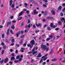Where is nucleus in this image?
Here are the masks:
<instances>
[{
  "instance_id": "423d86ee",
  "label": "nucleus",
  "mask_w": 65,
  "mask_h": 65,
  "mask_svg": "<svg viewBox=\"0 0 65 65\" xmlns=\"http://www.w3.org/2000/svg\"><path fill=\"white\" fill-rule=\"evenodd\" d=\"M8 61V58H5V60L4 61V63H7Z\"/></svg>"
},
{
  "instance_id": "6ab92c4d",
  "label": "nucleus",
  "mask_w": 65,
  "mask_h": 65,
  "mask_svg": "<svg viewBox=\"0 0 65 65\" xmlns=\"http://www.w3.org/2000/svg\"><path fill=\"white\" fill-rule=\"evenodd\" d=\"M57 60V58H55L52 60V61H56Z\"/></svg>"
},
{
  "instance_id": "f257e3e1",
  "label": "nucleus",
  "mask_w": 65,
  "mask_h": 65,
  "mask_svg": "<svg viewBox=\"0 0 65 65\" xmlns=\"http://www.w3.org/2000/svg\"><path fill=\"white\" fill-rule=\"evenodd\" d=\"M41 47L42 50H46V52H48L49 50V47H46L45 45L43 44V43H42L41 45Z\"/></svg>"
},
{
  "instance_id": "4d7b16f0",
  "label": "nucleus",
  "mask_w": 65,
  "mask_h": 65,
  "mask_svg": "<svg viewBox=\"0 0 65 65\" xmlns=\"http://www.w3.org/2000/svg\"><path fill=\"white\" fill-rule=\"evenodd\" d=\"M33 2H32V4H35L36 3H35V2H34V1H33Z\"/></svg>"
},
{
  "instance_id": "79ce46f5",
  "label": "nucleus",
  "mask_w": 65,
  "mask_h": 65,
  "mask_svg": "<svg viewBox=\"0 0 65 65\" xmlns=\"http://www.w3.org/2000/svg\"><path fill=\"white\" fill-rule=\"evenodd\" d=\"M10 18L11 19H13V16H11L10 17Z\"/></svg>"
},
{
  "instance_id": "603ef678",
  "label": "nucleus",
  "mask_w": 65,
  "mask_h": 65,
  "mask_svg": "<svg viewBox=\"0 0 65 65\" xmlns=\"http://www.w3.org/2000/svg\"><path fill=\"white\" fill-rule=\"evenodd\" d=\"M9 63H10V65H12V62L11 61H10L9 62Z\"/></svg>"
},
{
  "instance_id": "ddd939ff",
  "label": "nucleus",
  "mask_w": 65,
  "mask_h": 65,
  "mask_svg": "<svg viewBox=\"0 0 65 65\" xmlns=\"http://www.w3.org/2000/svg\"><path fill=\"white\" fill-rule=\"evenodd\" d=\"M34 14H37V13H38V12L36 11V10H34Z\"/></svg>"
},
{
  "instance_id": "58836bf2",
  "label": "nucleus",
  "mask_w": 65,
  "mask_h": 65,
  "mask_svg": "<svg viewBox=\"0 0 65 65\" xmlns=\"http://www.w3.org/2000/svg\"><path fill=\"white\" fill-rule=\"evenodd\" d=\"M50 38H47L46 40V41H48L50 40Z\"/></svg>"
},
{
  "instance_id": "13d9d810",
  "label": "nucleus",
  "mask_w": 65,
  "mask_h": 65,
  "mask_svg": "<svg viewBox=\"0 0 65 65\" xmlns=\"http://www.w3.org/2000/svg\"><path fill=\"white\" fill-rule=\"evenodd\" d=\"M60 14L61 15V16L62 17L63 15V13L61 12Z\"/></svg>"
},
{
  "instance_id": "4c0bfd02",
  "label": "nucleus",
  "mask_w": 65,
  "mask_h": 65,
  "mask_svg": "<svg viewBox=\"0 0 65 65\" xmlns=\"http://www.w3.org/2000/svg\"><path fill=\"white\" fill-rule=\"evenodd\" d=\"M3 61H3V60H1V61H0V63L1 64H2V63H3Z\"/></svg>"
},
{
  "instance_id": "aec40b11",
  "label": "nucleus",
  "mask_w": 65,
  "mask_h": 65,
  "mask_svg": "<svg viewBox=\"0 0 65 65\" xmlns=\"http://www.w3.org/2000/svg\"><path fill=\"white\" fill-rule=\"evenodd\" d=\"M49 37H50L49 38H50V39H51L53 38V36L52 35H51L49 36Z\"/></svg>"
},
{
  "instance_id": "6e6d98bb",
  "label": "nucleus",
  "mask_w": 65,
  "mask_h": 65,
  "mask_svg": "<svg viewBox=\"0 0 65 65\" xmlns=\"http://www.w3.org/2000/svg\"><path fill=\"white\" fill-rule=\"evenodd\" d=\"M65 11V7H64V8L62 10V11Z\"/></svg>"
},
{
  "instance_id": "052dcab7",
  "label": "nucleus",
  "mask_w": 65,
  "mask_h": 65,
  "mask_svg": "<svg viewBox=\"0 0 65 65\" xmlns=\"http://www.w3.org/2000/svg\"><path fill=\"white\" fill-rule=\"evenodd\" d=\"M55 30H56V31L57 30H59V28H57L55 29Z\"/></svg>"
},
{
  "instance_id": "864d4df0",
  "label": "nucleus",
  "mask_w": 65,
  "mask_h": 65,
  "mask_svg": "<svg viewBox=\"0 0 65 65\" xmlns=\"http://www.w3.org/2000/svg\"><path fill=\"white\" fill-rule=\"evenodd\" d=\"M22 59L21 58H20L19 59V61L20 62L21 61H22Z\"/></svg>"
},
{
  "instance_id": "774afa93",
  "label": "nucleus",
  "mask_w": 65,
  "mask_h": 65,
  "mask_svg": "<svg viewBox=\"0 0 65 65\" xmlns=\"http://www.w3.org/2000/svg\"><path fill=\"white\" fill-rule=\"evenodd\" d=\"M16 37H19V35L18 34H16Z\"/></svg>"
},
{
  "instance_id": "a18cd8bd",
  "label": "nucleus",
  "mask_w": 65,
  "mask_h": 65,
  "mask_svg": "<svg viewBox=\"0 0 65 65\" xmlns=\"http://www.w3.org/2000/svg\"><path fill=\"white\" fill-rule=\"evenodd\" d=\"M37 57H38V58H40V57H41V56L40 55H38L37 56Z\"/></svg>"
},
{
  "instance_id": "5fc2aeb1",
  "label": "nucleus",
  "mask_w": 65,
  "mask_h": 65,
  "mask_svg": "<svg viewBox=\"0 0 65 65\" xmlns=\"http://www.w3.org/2000/svg\"><path fill=\"white\" fill-rule=\"evenodd\" d=\"M32 53V52H28V54H31V53Z\"/></svg>"
},
{
  "instance_id": "69168bd1",
  "label": "nucleus",
  "mask_w": 65,
  "mask_h": 65,
  "mask_svg": "<svg viewBox=\"0 0 65 65\" xmlns=\"http://www.w3.org/2000/svg\"><path fill=\"white\" fill-rule=\"evenodd\" d=\"M50 61V60L49 59H48L47 60L46 62H49Z\"/></svg>"
},
{
  "instance_id": "5701e85b",
  "label": "nucleus",
  "mask_w": 65,
  "mask_h": 65,
  "mask_svg": "<svg viewBox=\"0 0 65 65\" xmlns=\"http://www.w3.org/2000/svg\"><path fill=\"white\" fill-rule=\"evenodd\" d=\"M20 58V56L19 55H18L16 57V59H19Z\"/></svg>"
},
{
  "instance_id": "680f3d73",
  "label": "nucleus",
  "mask_w": 65,
  "mask_h": 65,
  "mask_svg": "<svg viewBox=\"0 0 65 65\" xmlns=\"http://www.w3.org/2000/svg\"><path fill=\"white\" fill-rule=\"evenodd\" d=\"M14 44V43H12L11 44V45H10V46H11V45H13Z\"/></svg>"
},
{
  "instance_id": "20e7f679",
  "label": "nucleus",
  "mask_w": 65,
  "mask_h": 65,
  "mask_svg": "<svg viewBox=\"0 0 65 65\" xmlns=\"http://www.w3.org/2000/svg\"><path fill=\"white\" fill-rule=\"evenodd\" d=\"M47 19L48 20H53V17H47Z\"/></svg>"
},
{
  "instance_id": "a211bd4d",
  "label": "nucleus",
  "mask_w": 65,
  "mask_h": 65,
  "mask_svg": "<svg viewBox=\"0 0 65 65\" xmlns=\"http://www.w3.org/2000/svg\"><path fill=\"white\" fill-rule=\"evenodd\" d=\"M24 23H22L21 25V27L22 28V27H23V26H24Z\"/></svg>"
},
{
  "instance_id": "0e129e2a",
  "label": "nucleus",
  "mask_w": 65,
  "mask_h": 65,
  "mask_svg": "<svg viewBox=\"0 0 65 65\" xmlns=\"http://www.w3.org/2000/svg\"><path fill=\"white\" fill-rule=\"evenodd\" d=\"M46 63L45 62H44L43 63H42V64H43L44 65H45V64Z\"/></svg>"
},
{
  "instance_id": "a19ab883",
  "label": "nucleus",
  "mask_w": 65,
  "mask_h": 65,
  "mask_svg": "<svg viewBox=\"0 0 65 65\" xmlns=\"http://www.w3.org/2000/svg\"><path fill=\"white\" fill-rule=\"evenodd\" d=\"M43 7H47V6H46V5L45 4H43Z\"/></svg>"
},
{
  "instance_id": "338daca9",
  "label": "nucleus",
  "mask_w": 65,
  "mask_h": 65,
  "mask_svg": "<svg viewBox=\"0 0 65 65\" xmlns=\"http://www.w3.org/2000/svg\"><path fill=\"white\" fill-rule=\"evenodd\" d=\"M15 22H16V21H12V23H15Z\"/></svg>"
},
{
  "instance_id": "393cba45",
  "label": "nucleus",
  "mask_w": 65,
  "mask_h": 65,
  "mask_svg": "<svg viewBox=\"0 0 65 65\" xmlns=\"http://www.w3.org/2000/svg\"><path fill=\"white\" fill-rule=\"evenodd\" d=\"M50 25L51 27H53L54 26V24H53V23H51L50 24Z\"/></svg>"
},
{
  "instance_id": "39448f33",
  "label": "nucleus",
  "mask_w": 65,
  "mask_h": 65,
  "mask_svg": "<svg viewBox=\"0 0 65 65\" xmlns=\"http://www.w3.org/2000/svg\"><path fill=\"white\" fill-rule=\"evenodd\" d=\"M36 25L37 27H41V25L39 23L38 24H37V23L36 24Z\"/></svg>"
},
{
  "instance_id": "4be33fe9",
  "label": "nucleus",
  "mask_w": 65,
  "mask_h": 65,
  "mask_svg": "<svg viewBox=\"0 0 65 65\" xmlns=\"http://www.w3.org/2000/svg\"><path fill=\"white\" fill-rule=\"evenodd\" d=\"M22 17H20L18 18V21H20V20H22Z\"/></svg>"
},
{
  "instance_id": "1a4fd4ad",
  "label": "nucleus",
  "mask_w": 65,
  "mask_h": 65,
  "mask_svg": "<svg viewBox=\"0 0 65 65\" xmlns=\"http://www.w3.org/2000/svg\"><path fill=\"white\" fill-rule=\"evenodd\" d=\"M9 29L7 30V31L6 33V34L7 35H8L9 34Z\"/></svg>"
},
{
  "instance_id": "f704fd0d",
  "label": "nucleus",
  "mask_w": 65,
  "mask_h": 65,
  "mask_svg": "<svg viewBox=\"0 0 65 65\" xmlns=\"http://www.w3.org/2000/svg\"><path fill=\"white\" fill-rule=\"evenodd\" d=\"M23 39L21 40V42H20V44H22L23 43Z\"/></svg>"
},
{
  "instance_id": "9b49d317",
  "label": "nucleus",
  "mask_w": 65,
  "mask_h": 65,
  "mask_svg": "<svg viewBox=\"0 0 65 65\" xmlns=\"http://www.w3.org/2000/svg\"><path fill=\"white\" fill-rule=\"evenodd\" d=\"M30 27H31V24H30L26 26V28H30Z\"/></svg>"
},
{
  "instance_id": "3c124183",
  "label": "nucleus",
  "mask_w": 65,
  "mask_h": 65,
  "mask_svg": "<svg viewBox=\"0 0 65 65\" xmlns=\"http://www.w3.org/2000/svg\"><path fill=\"white\" fill-rule=\"evenodd\" d=\"M1 45H3V46L4 45H4V43L3 42H2V44H1Z\"/></svg>"
},
{
  "instance_id": "7ed1b4c3",
  "label": "nucleus",
  "mask_w": 65,
  "mask_h": 65,
  "mask_svg": "<svg viewBox=\"0 0 65 65\" xmlns=\"http://www.w3.org/2000/svg\"><path fill=\"white\" fill-rule=\"evenodd\" d=\"M9 3L10 6H11V7H12V8H13L14 6V4H13L12 5V0H10L9 2Z\"/></svg>"
},
{
  "instance_id": "ea45409f",
  "label": "nucleus",
  "mask_w": 65,
  "mask_h": 65,
  "mask_svg": "<svg viewBox=\"0 0 65 65\" xmlns=\"http://www.w3.org/2000/svg\"><path fill=\"white\" fill-rule=\"evenodd\" d=\"M11 55L12 56V57H14V53H12Z\"/></svg>"
},
{
  "instance_id": "b1692460",
  "label": "nucleus",
  "mask_w": 65,
  "mask_h": 65,
  "mask_svg": "<svg viewBox=\"0 0 65 65\" xmlns=\"http://www.w3.org/2000/svg\"><path fill=\"white\" fill-rule=\"evenodd\" d=\"M11 42L12 43H14V39H12L11 40Z\"/></svg>"
},
{
  "instance_id": "2eb2a0df",
  "label": "nucleus",
  "mask_w": 65,
  "mask_h": 65,
  "mask_svg": "<svg viewBox=\"0 0 65 65\" xmlns=\"http://www.w3.org/2000/svg\"><path fill=\"white\" fill-rule=\"evenodd\" d=\"M15 28V27H14V25H12L11 26V28L12 29H13H13H14Z\"/></svg>"
},
{
  "instance_id": "8fccbe9b",
  "label": "nucleus",
  "mask_w": 65,
  "mask_h": 65,
  "mask_svg": "<svg viewBox=\"0 0 65 65\" xmlns=\"http://www.w3.org/2000/svg\"><path fill=\"white\" fill-rule=\"evenodd\" d=\"M16 46H17V47H19L20 46V45L19 44H16Z\"/></svg>"
},
{
  "instance_id": "49530a36",
  "label": "nucleus",
  "mask_w": 65,
  "mask_h": 65,
  "mask_svg": "<svg viewBox=\"0 0 65 65\" xmlns=\"http://www.w3.org/2000/svg\"><path fill=\"white\" fill-rule=\"evenodd\" d=\"M47 26V25L46 24L44 26H43V28H45Z\"/></svg>"
},
{
  "instance_id": "412c9836",
  "label": "nucleus",
  "mask_w": 65,
  "mask_h": 65,
  "mask_svg": "<svg viewBox=\"0 0 65 65\" xmlns=\"http://www.w3.org/2000/svg\"><path fill=\"white\" fill-rule=\"evenodd\" d=\"M43 62V59H41L39 62V63H41V62Z\"/></svg>"
},
{
  "instance_id": "2f4dec72",
  "label": "nucleus",
  "mask_w": 65,
  "mask_h": 65,
  "mask_svg": "<svg viewBox=\"0 0 65 65\" xmlns=\"http://www.w3.org/2000/svg\"><path fill=\"white\" fill-rule=\"evenodd\" d=\"M40 30H36L35 31V33H37L38 32H39Z\"/></svg>"
},
{
  "instance_id": "a878e982",
  "label": "nucleus",
  "mask_w": 65,
  "mask_h": 65,
  "mask_svg": "<svg viewBox=\"0 0 65 65\" xmlns=\"http://www.w3.org/2000/svg\"><path fill=\"white\" fill-rule=\"evenodd\" d=\"M4 34H3L2 35V38H4Z\"/></svg>"
},
{
  "instance_id": "f8f14e48",
  "label": "nucleus",
  "mask_w": 65,
  "mask_h": 65,
  "mask_svg": "<svg viewBox=\"0 0 65 65\" xmlns=\"http://www.w3.org/2000/svg\"><path fill=\"white\" fill-rule=\"evenodd\" d=\"M62 9V7L61 6H60L58 7V10H61Z\"/></svg>"
},
{
  "instance_id": "f3484780",
  "label": "nucleus",
  "mask_w": 65,
  "mask_h": 65,
  "mask_svg": "<svg viewBox=\"0 0 65 65\" xmlns=\"http://www.w3.org/2000/svg\"><path fill=\"white\" fill-rule=\"evenodd\" d=\"M58 23L59 25H61V24H62V22L61 21H59L58 22Z\"/></svg>"
},
{
  "instance_id": "c03bdc74",
  "label": "nucleus",
  "mask_w": 65,
  "mask_h": 65,
  "mask_svg": "<svg viewBox=\"0 0 65 65\" xmlns=\"http://www.w3.org/2000/svg\"><path fill=\"white\" fill-rule=\"evenodd\" d=\"M4 50H3L2 52V55H3V54H4Z\"/></svg>"
},
{
  "instance_id": "e433bc0d",
  "label": "nucleus",
  "mask_w": 65,
  "mask_h": 65,
  "mask_svg": "<svg viewBox=\"0 0 65 65\" xmlns=\"http://www.w3.org/2000/svg\"><path fill=\"white\" fill-rule=\"evenodd\" d=\"M27 44V43H24L23 44V45L24 46V47H25L26 46V44Z\"/></svg>"
},
{
  "instance_id": "4468645a",
  "label": "nucleus",
  "mask_w": 65,
  "mask_h": 65,
  "mask_svg": "<svg viewBox=\"0 0 65 65\" xmlns=\"http://www.w3.org/2000/svg\"><path fill=\"white\" fill-rule=\"evenodd\" d=\"M51 12L52 13L53 15H55V12L54 10H52L51 11Z\"/></svg>"
},
{
  "instance_id": "f03ea898",
  "label": "nucleus",
  "mask_w": 65,
  "mask_h": 65,
  "mask_svg": "<svg viewBox=\"0 0 65 65\" xmlns=\"http://www.w3.org/2000/svg\"><path fill=\"white\" fill-rule=\"evenodd\" d=\"M30 43L32 45L28 44L27 45V46L28 47H30V48H32L33 47V45H34L35 44V41H34V40H32L30 42Z\"/></svg>"
},
{
  "instance_id": "bb28decb",
  "label": "nucleus",
  "mask_w": 65,
  "mask_h": 65,
  "mask_svg": "<svg viewBox=\"0 0 65 65\" xmlns=\"http://www.w3.org/2000/svg\"><path fill=\"white\" fill-rule=\"evenodd\" d=\"M14 63H18V62H19V60H15V61H14Z\"/></svg>"
},
{
  "instance_id": "cd10ccee",
  "label": "nucleus",
  "mask_w": 65,
  "mask_h": 65,
  "mask_svg": "<svg viewBox=\"0 0 65 65\" xmlns=\"http://www.w3.org/2000/svg\"><path fill=\"white\" fill-rule=\"evenodd\" d=\"M53 53V50L52 49L50 51V54H52Z\"/></svg>"
},
{
  "instance_id": "e2e57ef3",
  "label": "nucleus",
  "mask_w": 65,
  "mask_h": 65,
  "mask_svg": "<svg viewBox=\"0 0 65 65\" xmlns=\"http://www.w3.org/2000/svg\"><path fill=\"white\" fill-rule=\"evenodd\" d=\"M10 52H13V50L11 49H10Z\"/></svg>"
},
{
  "instance_id": "dca6fc26",
  "label": "nucleus",
  "mask_w": 65,
  "mask_h": 65,
  "mask_svg": "<svg viewBox=\"0 0 65 65\" xmlns=\"http://www.w3.org/2000/svg\"><path fill=\"white\" fill-rule=\"evenodd\" d=\"M14 59H15V58H14V57H11V61H12V60H14Z\"/></svg>"
},
{
  "instance_id": "6e6552de",
  "label": "nucleus",
  "mask_w": 65,
  "mask_h": 65,
  "mask_svg": "<svg viewBox=\"0 0 65 65\" xmlns=\"http://www.w3.org/2000/svg\"><path fill=\"white\" fill-rule=\"evenodd\" d=\"M23 13H24V11H22L19 14L18 17H20V16H21V15L23 14Z\"/></svg>"
},
{
  "instance_id": "de8ad7c7",
  "label": "nucleus",
  "mask_w": 65,
  "mask_h": 65,
  "mask_svg": "<svg viewBox=\"0 0 65 65\" xmlns=\"http://www.w3.org/2000/svg\"><path fill=\"white\" fill-rule=\"evenodd\" d=\"M25 33H27L28 32V30H27V29H26L25 31Z\"/></svg>"
},
{
  "instance_id": "9d476101",
  "label": "nucleus",
  "mask_w": 65,
  "mask_h": 65,
  "mask_svg": "<svg viewBox=\"0 0 65 65\" xmlns=\"http://www.w3.org/2000/svg\"><path fill=\"white\" fill-rule=\"evenodd\" d=\"M10 25H11V22H7V26H8H8Z\"/></svg>"
},
{
  "instance_id": "473e14b6",
  "label": "nucleus",
  "mask_w": 65,
  "mask_h": 65,
  "mask_svg": "<svg viewBox=\"0 0 65 65\" xmlns=\"http://www.w3.org/2000/svg\"><path fill=\"white\" fill-rule=\"evenodd\" d=\"M10 33L12 34H13V32H12V30H10Z\"/></svg>"
},
{
  "instance_id": "c9c22d12",
  "label": "nucleus",
  "mask_w": 65,
  "mask_h": 65,
  "mask_svg": "<svg viewBox=\"0 0 65 65\" xmlns=\"http://www.w3.org/2000/svg\"><path fill=\"white\" fill-rule=\"evenodd\" d=\"M47 59V57H45L44 58H43V60L44 61H45V60Z\"/></svg>"
},
{
  "instance_id": "c85d7f7f",
  "label": "nucleus",
  "mask_w": 65,
  "mask_h": 65,
  "mask_svg": "<svg viewBox=\"0 0 65 65\" xmlns=\"http://www.w3.org/2000/svg\"><path fill=\"white\" fill-rule=\"evenodd\" d=\"M25 37V35H22L21 36L20 38H23Z\"/></svg>"
},
{
  "instance_id": "bf43d9fd",
  "label": "nucleus",
  "mask_w": 65,
  "mask_h": 65,
  "mask_svg": "<svg viewBox=\"0 0 65 65\" xmlns=\"http://www.w3.org/2000/svg\"><path fill=\"white\" fill-rule=\"evenodd\" d=\"M33 28H36V26H35V25H33Z\"/></svg>"
},
{
  "instance_id": "09e8293b",
  "label": "nucleus",
  "mask_w": 65,
  "mask_h": 65,
  "mask_svg": "<svg viewBox=\"0 0 65 65\" xmlns=\"http://www.w3.org/2000/svg\"><path fill=\"white\" fill-rule=\"evenodd\" d=\"M26 12L27 13H29L30 12V11H29L27 10L26 11Z\"/></svg>"
},
{
  "instance_id": "7c9ffc66",
  "label": "nucleus",
  "mask_w": 65,
  "mask_h": 65,
  "mask_svg": "<svg viewBox=\"0 0 65 65\" xmlns=\"http://www.w3.org/2000/svg\"><path fill=\"white\" fill-rule=\"evenodd\" d=\"M3 49H5V48H6V46L5 45L3 46Z\"/></svg>"
},
{
  "instance_id": "0eeeda50",
  "label": "nucleus",
  "mask_w": 65,
  "mask_h": 65,
  "mask_svg": "<svg viewBox=\"0 0 65 65\" xmlns=\"http://www.w3.org/2000/svg\"><path fill=\"white\" fill-rule=\"evenodd\" d=\"M37 53V51L34 52L32 53V55H35V56H36V55H37V54H36V53Z\"/></svg>"
},
{
  "instance_id": "72a5a7b5",
  "label": "nucleus",
  "mask_w": 65,
  "mask_h": 65,
  "mask_svg": "<svg viewBox=\"0 0 65 65\" xmlns=\"http://www.w3.org/2000/svg\"><path fill=\"white\" fill-rule=\"evenodd\" d=\"M64 20L65 18H62L61 19V21H64Z\"/></svg>"
},
{
  "instance_id": "c756f323",
  "label": "nucleus",
  "mask_w": 65,
  "mask_h": 65,
  "mask_svg": "<svg viewBox=\"0 0 65 65\" xmlns=\"http://www.w3.org/2000/svg\"><path fill=\"white\" fill-rule=\"evenodd\" d=\"M32 52H35V47H34L33 49L32 50Z\"/></svg>"
},
{
  "instance_id": "37998d69",
  "label": "nucleus",
  "mask_w": 65,
  "mask_h": 65,
  "mask_svg": "<svg viewBox=\"0 0 65 65\" xmlns=\"http://www.w3.org/2000/svg\"><path fill=\"white\" fill-rule=\"evenodd\" d=\"M47 30H51V28H50V27H47Z\"/></svg>"
}]
</instances>
